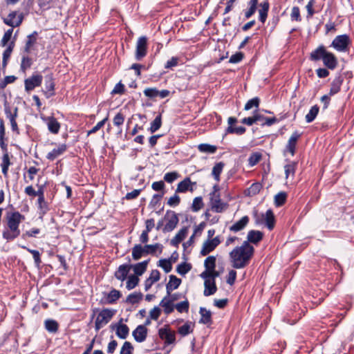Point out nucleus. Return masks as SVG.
<instances>
[{"instance_id": "1", "label": "nucleus", "mask_w": 354, "mask_h": 354, "mask_svg": "<svg viewBox=\"0 0 354 354\" xmlns=\"http://www.w3.org/2000/svg\"><path fill=\"white\" fill-rule=\"evenodd\" d=\"M5 218L6 224L2 232V237L8 242L12 241L20 236L19 225L25 219V216L15 211L7 212Z\"/></svg>"}, {"instance_id": "2", "label": "nucleus", "mask_w": 354, "mask_h": 354, "mask_svg": "<svg viewBox=\"0 0 354 354\" xmlns=\"http://www.w3.org/2000/svg\"><path fill=\"white\" fill-rule=\"evenodd\" d=\"M248 245L242 243L241 246L235 247L229 254L232 266L235 269L246 267L254 255V249H250Z\"/></svg>"}, {"instance_id": "3", "label": "nucleus", "mask_w": 354, "mask_h": 354, "mask_svg": "<svg viewBox=\"0 0 354 354\" xmlns=\"http://www.w3.org/2000/svg\"><path fill=\"white\" fill-rule=\"evenodd\" d=\"M312 62L322 61L324 65L329 70H335L338 65V59L333 53L327 50L326 48L321 44L312 50L309 56Z\"/></svg>"}, {"instance_id": "4", "label": "nucleus", "mask_w": 354, "mask_h": 354, "mask_svg": "<svg viewBox=\"0 0 354 354\" xmlns=\"http://www.w3.org/2000/svg\"><path fill=\"white\" fill-rule=\"evenodd\" d=\"M162 245L160 243H155L153 245L145 244L142 246L141 244H136L132 248V258L134 261L139 260L142 257L147 254H154L158 248H160L162 252Z\"/></svg>"}, {"instance_id": "5", "label": "nucleus", "mask_w": 354, "mask_h": 354, "mask_svg": "<svg viewBox=\"0 0 354 354\" xmlns=\"http://www.w3.org/2000/svg\"><path fill=\"white\" fill-rule=\"evenodd\" d=\"M115 310L109 308H103L99 312L95 322V329L98 331L105 325H106L115 315Z\"/></svg>"}, {"instance_id": "6", "label": "nucleus", "mask_w": 354, "mask_h": 354, "mask_svg": "<svg viewBox=\"0 0 354 354\" xmlns=\"http://www.w3.org/2000/svg\"><path fill=\"white\" fill-rule=\"evenodd\" d=\"M351 39L348 35H337L331 42L330 47H333L338 52H346L349 50Z\"/></svg>"}, {"instance_id": "7", "label": "nucleus", "mask_w": 354, "mask_h": 354, "mask_svg": "<svg viewBox=\"0 0 354 354\" xmlns=\"http://www.w3.org/2000/svg\"><path fill=\"white\" fill-rule=\"evenodd\" d=\"M148 38L146 36L140 37L136 42L135 59L141 61L147 55Z\"/></svg>"}, {"instance_id": "8", "label": "nucleus", "mask_w": 354, "mask_h": 354, "mask_svg": "<svg viewBox=\"0 0 354 354\" xmlns=\"http://www.w3.org/2000/svg\"><path fill=\"white\" fill-rule=\"evenodd\" d=\"M166 223L162 228L163 232H169L173 231L177 226L179 219L178 214L172 210H167L164 216Z\"/></svg>"}, {"instance_id": "9", "label": "nucleus", "mask_w": 354, "mask_h": 354, "mask_svg": "<svg viewBox=\"0 0 354 354\" xmlns=\"http://www.w3.org/2000/svg\"><path fill=\"white\" fill-rule=\"evenodd\" d=\"M263 222L268 230H272L274 227L275 218L271 209H268L265 214H261V218L257 215L255 216V223L257 225L262 224Z\"/></svg>"}, {"instance_id": "10", "label": "nucleus", "mask_w": 354, "mask_h": 354, "mask_svg": "<svg viewBox=\"0 0 354 354\" xmlns=\"http://www.w3.org/2000/svg\"><path fill=\"white\" fill-rule=\"evenodd\" d=\"M263 232L259 230H251L248 232L247 240L244 241L243 243H246V245H248L247 247L250 249H254L251 244L257 245L263 240Z\"/></svg>"}, {"instance_id": "11", "label": "nucleus", "mask_w": 354, "mask_h": 354, "mask_svg": "<svg viewBox=\"0 0 354 354\" xmlns=\"http://www.w3.org/2000/svg\"><path fill=\"white\" fill-rule=\"evenodd\" d=\"M4 111L6 117L9 119L12 131L16 133L17 135L19 134V129L16 121V119L18 115V108L15 107L14 109V111L12 112L11 109L9 105L5 104L4 106Z\"/></svg>"}, {"instance_id": "12", "label": "nucleus", "mask_w": 354, "mask_h": 354, "mask_svg": "<svg viewBox=\"0 0 354 354\" xmlns=\"http://www.w3.org/2000/svg\"><path fill=\"white\" fill-rule=\"evenodd\" d=\"M43 80V76L39 73H33L30 77L24 80L25 90L30 92L36 87L41 86Z\"/></svg>"}, {"instance_id": "13", "label": "nucleus", "mask_w": 354, "mask_h": 354, "mask_svg": "<svg viewBox=\"0 0 354 354\" xmlns=\"http://www.w3.org/2000/svg\"><path fill=\"white\" fill-rule=\"evenodd\" d=\"M158 335L161 339L165 341V344L167 345L171 344L176 341L175 332L171 330L168 325H165L158 330Z\"/></svg>"}, {"instance_id": "14", "label": "nucleus", "mask_w": 354, "mask_h": 354, "mask_svg": "<svg viewBox=\"0 0 354 354\" xmlns=\"http://www.w3.org/2000/svg\"><path fill=\"white\" fill-rule=\"evenodd\" d=\"M196 182H192L189 177L185 178L178 183L176 193H186L187 192H193L196 187Z\"/></svg>"}, {"instance_id": "15", "label": "nucleus", "mask_w": 354, "mask_h": 354, "mask_svg": "<svg viewBox=\"0 0 354 354\" xmlns=\"http://www.w3.org/2000/svg\"><path fill=\"white\" fill-rule=\"evenodd\" d=\"M45 88L42 91L46 98H50L55 95V82L53 74L45 77Z\"/></svg>"}, {"instance_id": "16", "label": "nucleus", "mask_w": 354, "mask_h": 354, "mask_svg": "<svg viewBox=\"0 0 354 354\" xmlns=\"http://www.w3.org/2000/svg\"><path fill=\"white\" fill-rule=\"evenodd\" d=\"M210 205L212 210L216 213H221L228 207V204L221 201L220 194L210 197Z\"/></svg>"}, {"instance_id": "17", "label": "nucleus", "mask_w": 354, "mask_h": 354, "mask_svg": "<svg viewBox=\"0 0 354 354\" xmlns=\"http://www.w3.org/2000/svg\"><path fill=\"white\" fill-rule=\"evenodd\" d=\"M17 15V11L10 12L7 17L3 18V23L12 27L11 28L19 26L23 21L24 17L22 14H20L17 16V19H16Z\"/></svg>"}, {"instance_id": "18", "label": "nucleus", "mask_w": 354, "mask_h": 354, "mask_svg": "<svg viewBox=\"0 0 354 354\" xmlns=\"http://www.w3.org/2000/svg\"><path fill=\"white\" fill-rule=\"evenodd\" d=\"M301 136V133H300L297 131H295L292 133L286 145L284 153L288 152L292 156L295 154L297 143L298 140L300 138Z\"/></svg>"}, {"instance_id": "19", "label": "nucleus", "mask_w": 354, "mask_h": 354, "mask_svg": "<svg viewBox=\"0 0 354 354\" xmlns=\"http://www.w3.org/2000/svg\"><path fill=\"white\" fill-rule=\"evenodd\" d=\"M48 127V130L53 134H57L60 130L61 124L57 120L53 117L50 116L44 119Z\"/></svg>"}, {"instance_id": "20", "label": "nucleus", "mask_w": 354, "mask_h": 354, "mask_svg": "<svg viewBox=\"0 0 354 354\" xmlns=\"http://www.w3.org/2000/svg\"><path fill=\"white\" fill-rule=\"evenodd\" d=\"M343 82H344V77L342 75L339 74V75L335 76V77L334 78V80H333V82L330 84V91L328 93L329 95L333 96V95H336L337 93H338L341 90V87L343 84Z\"/></svg>"}, {"instance_id": "21", "label": "nucleus", "mask_w": 354, "mask_h": 354, "mask_svg": "<svg viewBox=\"0 0 354 354\" xmlns=\"http://www.w3.org/2000/svg\"><path fill=\"white\" fill-rule=\"evenodd\" d=\"M131 269V264L124 263L120 265L118 270L115 272L114 276L117 279L123 281L127 279L128 273Z\"/></svg>"}, {"instance_id": "22", "label": "nucleus", "mask_w": 354, "mask_h": 354, "mask_svg": "<svg viewBox=\"0 0 354 354\" xmlns=\"http://www.w3.org/2000/svg\"><path fill=\"white\" fill-rule=\"evenodd\" d=\"M132 335L138 342H144L147 336V328L144 325H139L133 331Z\"/></svg>"}, {"instance_id": "23", "label": "nucleus", "mask_w": 354, "mask_h": 354, "mask_svg": "<svg viewBox=\"0 0 354 354\" xmlns=\"http://www.w3.org/2000/svg\"><path fill=\"white\" fill-rule=\"evenodd\" d=\"M250 218L248 216H243L239 221L235 222L230 227V230L233 232H238L243 230L249 223Z\"/></svg>"}, {"instance_id": "24", "label": "nucleus", "mask_w": 354, "mask_h": 354, "mask_svg": "<svg viewBox=\"0 0 354 354\" xmlns=\"http://www.w3.org/2000/svg\"><path fill=\"white\" fill-rule=\"evenodd\" d=\"M67 148L66 144H61L57 149H53L51 151L48 152L46 155V158L50 161H53L58 156L62 155L67 150Z\"/></svg>"}, {"instance_id": "25", "label": "nucleus", "mask_w": 354, "mask_h": 354, "mask_svg": "<svg viewBox=\"0 0 354 354\" xmlns=\"http://www.w3.org/2000/svg\"><path fill=\"white\" fill-rule=\"evenodd\" d=\"M181 281V279L175 275L171 274L169 276V281L166 285V291L168 296L170 295V293H171L174 290L177 289L180 286Z\"/></svg>"}, {"instance_id": "26", "label": "nucleus", "mask_w": 354, "mask_h": 354, "mask_svg": "<svg viewBox=\"0 0 354 354\" xmlns=\"http://www.w3.org/2000/svg\"><path fill=\"white\" fill-rule=\"evenodd\" d=\"M259 7L260 8L259 10V19L262 24H264L268 17L270 3L268 0H266L259 4Z\"/></svg>"}, {"instance_id": "27", "label": "nucleus", "mask_w": 354, "mask_h": 354, "mask_svg": "<svg viewBox=\"0 0 354 354\" xmlns=\"http://www.w3.org/2000/svg\"><path fill=\"white\" fill-rule=\"evenodd\" d=\"M205 290L203 295L205 297H209L214 295L217 291L216 281L214 280L206 279L204 281Z\"/></svg>"}, {"instance_id": "28", "label": "nucleus", "mask_w": 354, "mask_h": 354, "mask_svg": "<svg viewBox=\"0 0 354 354\" xmlns=\"http://www.w3.org/2000/svg\"><path fill=\"white\" fill-rule=\"evenodd\" d=\"M199 313L201 315L199 323L206 325H210L212 324V313L210 310H207L204 307H201Z\"/></svg>"}, {"instance_id": "29", "label": "nucleus", "mask_w": 354, "mask_h": 354, "mask_svg": "<svg viewBox=\"0 0 354 354\" xmlns=\"http://www.w3.org/2000/svg\"><path fill=\"white\" fill-rule=\"evenodd\" d=\"M149 262V259L131 265V268L134 272V275L138 277L143 274L147 270Z\"/></svg>"}, {"instance_id": "30", "label": "nucleus", "mask_w": 354, "mask_h": 354, "mask_svg": "<svg viewBox=\"0 0 354 354\" xmlns=\"http://www.w3.org/2000/svg\"><path fill=\"white\" fill-rule=\"evenodd\" d=\"M188 232V228L184 227L179 230L176 236L171 239V244L174 246H178L186 237Z\"/></svg>"}, {"instance_id": "31", "label": "nucleus", "mask_w": 354, "mask_h": 354, "mask_svg": "<svg viewBox=\"0 0 354 354\" xmlns=\"http://www.w3.org/2000/svg\"><path fill=\"white\" fill-rule=\"evenodd\" d=\"M263 118L264 115L259 114L258 113V111L256 110L254 113L253 116L244 118L243 119L241 120V123L247 124L248 126H252L257 122L263 120Z\"/></svg>"}, {"instance_id": "32", "label": "nucleus", "mask_w": 354, "mask_h": 354, "mask_svg": "<svg viewBox=\"0 0 354 354\" xmlns=\"http://www.w3.org/2000/svg\"><path fill=\"white\" fill-rule=\"evenodd\" d=\"M45 329L50 333H56L59 330V324L57 321L51 319L44 322Z\"/></svg>"}, {"instance_id": "33", "label": "nucleus", "mask_w": 354, "mask_h": 354, "mask_svg": "<svg viewBox=\"0 0 354 354\" xmlns=\"http://www.w3.org/2000/svg\"><path fill=\"white\" fill-rule=\"evenodd\" d=\"M37 32L34 31L32 34L27 36V41L26 42V45L24 47V52L26 53H29L30 52L31 47L36 43Z\"/></svg>"}, {"instance_id": "34", "label": "nucleus", "mask_w": 354, "mask_h": 354, "mask_svg": "<svg viewBox=\"0 0 354 354\" xmlns=\"http://www.w3.org/2000/svg\"><path fill=\"white\" fill-rule=\"evenodd\" d=\"M20 247L22 249L27 250L32 255L35 266L39 268L41 263L40 252L38 250L30 249L25 245H20Z\"/></svg>"}, {"instance_id": "35", "label": "nucleus", "mask_w": 354, "mask_h": 354, "mask_svg": "<svg viewBox=\"0 0 354 354\" xmlns=\"http://www.w3.org/2000/svg\"><path fill=\"white\" fill-rule=\"evenodd\" d=\"M168 297L169 296L167 294L160 303V306L164 308V312L167 315L171 313L174 310V305L171 302V301L167 299Z\"/></svg>"}, {"instance_id": "36", "label": "nucleus", "mask_w": 354, "mask_h": 354, "mask_svg": "<svg viewBox=\"0 0 354 354\" xmlns=\"http://www.w3.org/2000/svg\"><path fill=\"white\" fill-rule=\"evenodd\" d=\"M225 163L223 162H216L212 168V175L213 176L215 180L217 182L220 181V175L223 171Z\"/></svg>"}, {"instance_id": "37", "label": "nucleus", "mask_w": 354, "mask_h": 354, "mask_svg": "<svg viewBox=\"0 0 354 354\" xmlns=\"http://www.w3.org/2000/svg\"><path fill=\"white\" fill-rule=\"evenodd\" d=\"M297 167V162L295 161H289V162L284 166L286 178H288L290 176L292 177L295 176Z\"/></svg>"}, {"instance_id": "38", "label": "nucleus", "mask_w": 354, "mask_h": 354, "mask_svg": "<svg viewBox=\"0 0 354 354\" xmlns=\"http://www.w3.org/2000/svg\"><path fill=\"white\" fill-rule=\"evenodd\" d=\"M216 247L212 243L211 239H207L203 244L201 250V254L202 256H206L208 254H209L211 252L214 250Z\"/></svg>"}, {"instance_id": "39", "label": "nucleus", "mask_w": 354, "mask_h": 354, "mask_svg": "<svg viewBox=\"0 0 354 354\" xmlns=\"http://www.w3.org/2000/svg\"><path fill=\"white\" fill-rule=\"evenodd\" d=\"M121 296L122 294L119 290L116 289H112L106 296V303L109 304H114L121 297Z\"/></svg>"}, {"instance_id": "40", "label": "nucleus", "mask_w": 354, "mask_h": 354, "mask_svg": "<svg viewBox=\"0 0 354 354\" xmlns=\"http://www.w3.org/2000/svg\"><path fill=\"white\" fill-rule=\"evenodd\" d=\"M319 111V107L318 105L315 104L313 106L309 112L306 115L305 119L306 122L310 123L316 118L317 115H318Z\"/></svg>"}, {"instance_id": "41", "label": "nucleus", "mask_w": 354, "mask_h": 354, "mask_svg": "<svg viewBox=\"0 0 354 354\" xmlns=\"http://www.w3.org/2000/svg\"><path fill=\"white\" fill-rule=\"evenodd\" d=\"M143 297V295L141 292H134L127 296L126 298V302L131 304H136L139 303Z\"/></svg>"}, {"instance_id": "42", "label": "nucleus", "mask_w": 354, "mask_h": 354, "mask_svg": "<svg viewBox=\"0 0 354 354\" xmlns=\"http://www.w3.org/2000/svg\"><path fill=\"white\" fill-rule=\"evenodd\" d=\"M162 125V115L161 113H159L155 119L151 123V126L149 128V131L153 133L157 131Z\"/></svg>"}, {"instance_id": "43", "label": "nucleus", "mask_w": 354, "mask_h": 354, "mask_svg": "<svg viewBox=\"0 0 354 354\" xmlns=\"http://www.w3.org/2000/svg\"><path fill=\"white\" fill-rule=\"evenodd\" d=\"M198 149L202 153H214L217 150V147L215 145L203 143L198 146Z\"/></svg>"}, {"instance_id": "44", "label": "nucleus", "mask_w": 354, "mask_h": 354, "mask_svg": "<svg viewBox=\"0 0 354 354\" xmlns=\"http://www.w3.org/2000/svg\"><path fill=\"white\" fill-rule=\"evenodd\" d=\"M129 333V328L126 324H119L117 327L116 335L120 339H126Z\"/></svg>"}, {"instance_id": "45", "label": "nucleus", "mask_w": 354, "mask_h": 354, "mask_svg": "<svg viewBox=\"0 0 354 354\" xmlns=\"http://www.w3.org/2000/svg\"><path fill=\"white\" fill-rule=\"evenodd\" d=\"M38 209L39 210V214L44 216L49 210L47 202L45 201L44 197H39L37 200Z\"/></svg>"}, {"instance_id": "46", "label": "nucleus", "mask_w": 354, "mask_h": 354, "mask_svg": "<svg viewBox=\"0 0 354 354\" xmlns=\"http://www.w3.org/2000/svg\"><path fill=\"white\" fill-rule=\"evenodd\" d=\"M262 189V185L259 183H254L247 189V195L250 196H255L259 193Z\"/></svg>"}, {"instance_id": "47", "label": "nucleus", "mask_w": 354, "mask_h": 354, "mask_svg": "<svg viewBox=\"0 0 354 354\" xmlns=\"http://www.w3.org/2000/svg\"><path fill=\"white\" fill-rule=\"evenodd\" d=\"M216 259L214 256H209L204 261V266L206 270L209 271H214L216 268Z\"/></svg>"}, {"instance_id": "48", "label": "nucleus", "mask_w": 354, "mask_h": 354, "mask_svg": "<svg viewBox=\"0 0 354 354\" xmlns=\"http://www.w3.org/2000/svg\"><path fill=\"white\" fill-rule=\"evenodd\" d=\"M287 199V194L284 192L278 193L274 196V205L276 207H281L285 204Z\"/></svg>"}, {"instance_id": "49", "label": "nucleus", "mask_w": 354, "mask_h": 354, "mask_svg": "<svg viewBox=\"0 0 354 354\" xmlns=\"http://www.w3.org/2000/svg\"><path fill=\"white\" fill-rule=\"evenodd\" d=\"M139 281H140V279H139L138 277H137L134 274H131V275L129 276V277L127 279V281L126 288L129 290L133 289L134 288H136L138 286Z\"/></svg>"}, {"instance_id": "50", "label": "nucleus", "mask_w": 354, "mask_h": 354, "mask_svg": "<svg viewBox=\"0 0 354 354\" xmlns=\"http://www.w3.org/2000/svg\"><path fill=\"white\" fill-rule=\"evenodd\" d=\"M261 158L262 154L260 152L252 153L248 158V165L250 167H254L261 160Z\"/></svg>"}, {"instance_id": "51", "label": "nucleus", "mask_w": 354, "mask_h": 354, "mask_svg": "<svg viewBox=\"0 0 354 354\" xmlns=\"http://www.w3.org/2000/svg\"><path fill=\"white\" fill-rule=\"evenodd\" d=\"M158 266L162 268L166 273L171 272L172 269V264L170 259H162L159 260Z\"/></svg>"}, {"instance_id": "52", "label": "nucleus", "mask_w": 354, "mask_h": 354, "mask_svg": "<svg viewBox=\"0 0 354 354\" xmlns=\"http://www.w3.org/2000/svg\"><path fill=\"white\" fill-rule=\"evenodd\" d=\"M32 64V59L28 56H23L21 58L20 70L25 73L28 69H29Z\"/></svg>"}, {"instance_id": "53", "label": "nucleus", "mask_w": 354, "mask_h": 354, "mask_svg": "<svg viewBox=\"0 0 354 354\" xmlns=\"http://www.w3.org/2000/svg\"><path fill=\"white\" fill-rule=\"evenodd\" d=\"M203 206L204 203L203 201V198L201 196H198L194 198L191 208L192 212H196L201 209Z\"/></svg>"}, {"instance_id": "54", "label": "nucleus", "mask_w": 354, "mask_h": 354, "mask_svg": "<svg viewBox=\"0 0 354 354\" xmlns=\"http://www.w3.org/2000/svg\"><path fill=\"white\" fill-rule=\"evenodd\" d=\"M192 269V265L186 262H183L178 265L176 271L180 275H185Z\"/></svg>"}, {"instance_id": "55", "label": "nucleus", "mask_w": 354, "mask_h": 354, "mask_svg": "<svg viewBox=\"0 0 354 354\" xmlns=\"http://www.w3.org/2000/svg\"><path fill=\"white\" fill-rule=\"evenodd\" d=\"M260 99L258 97H253L247 102V103L245 104L244 109L248 111L253 107H255L257 109H258Z\"/></svg>"}, {"instance_id": "56", "label": "nucleus", "mask_w": 354, "mask_h": 354, "mask_svg": "<svg viewBox=\"0 0 354 354\" xmlns=\"http://www.w3.org/2000/svg\"><path fill=\"white\" fill-rule=\"evenodd\" d=\"M246 131V129L244 127H234L229 126L226 130L225 133H235L237 135H243L245 133Z\"/></svg>"}, {"instance_id": "57", "label": "nucleus", "mask_w": 354, "mask_h": 354, "mask_svg": "<svg viewBox=\"0 0 354 354\" xmlns=\"http://www.w3.org/2000/svg\"><path fill=\"white\" fill-rule=\"evenodd\" d=\"M40 233V229L39 228H31L29 230L26 231L22 234V238L26 239L27 237H37V235Z\"/></svg>"}, {"instance_id": "58", "label": "nucleus", "mask_w": 354, "mask_h": 354, "mask_svg": "<svg viewBox=\"0 0 354 354\" xmlns=\"http://www.w3.org/2000/svg\"><path fill=\"white\" fill-rule=\"evenodd\" d=\"M15 47V41H11L3 53V59L9 60Z\"/></svg>"}, {"instance_id": "59", "label": "nucleus", "mask_w": 354, "mask_h": 354, "mask_svg": "<svg viewBox=\"0 0 354 354\" xmlns=\"http://www.w3.org/2000/svg\"><path fill=\"white\" fill-rule=\"evenodd\" d=\"M189 307V301L187 300H185V301H181L180 303H178L175 306V308H176L178 312H179V313H183V312L187 313V312H188Z\"/></svg>"}, {"instance_id": "60", "label": "nucleus", "mask_w": 354, "mask_h": 354, "mask_svg": "<svg viewBox=\"0 0 354 354\" xmlns=\"http://www.w3.org/2000/svg\"><path fill=\"white\" fill-rule=\"evenodd\" d=\"M164 194L165 192H162L160 194H154L149 203V205L151 206L152 207H155L158 204L160 203Z\"/></svg>"}, {"instance_id": "61", "label": "nucleus", "mask_w": 354, "mask_h": 354, "mask_svg": "<svg viewBox=\"0 0 354 354\" xmlns=\"http://www.w3.org/2000/svg\"><path fill=\"white\" fill-rule=\"evenodd\" d=\"M12 32L13 28H10L4 33L3 38L1 40V45L2 46H6L8 44V41L11 39Z\"/></svg>"}, {"instance_id": "62", "label": "nucleus", "mask_w": 354, "mask_h": 354, "mask_svg": "<svg viewBox=\"0 0 354 354\" xmlns=\"http://www.w3.org/2000/svg\"><path fill=\"white\" fill-rule=\"evenodd\" d=\"M133 347L131 342H125L122 346L120 354H132Z\"/></svg>"}, {"instance_id": "63", "label": "nucleus", "mask_w": 354, "mask_h": 354, "mask_svg": "<svg viewBox=\"0 0 354 354\" xmlns=\"http://www.w3.org/2000/svg\"><path fill=\"white\" fill-rule=\"evenodd\" d=\"M179 176V174L176 171L168 172L166 173L164 176V180L169 183H173L175 180H176Z\"/></svg>"}, {"instance_id": "64", "label": "nucleus", "mask_w": 354, "mask_h": 354, "mask_svg": "<svg viewBox=\"0 0 354 354\" xmlns=\"http://www.w3.org/2000/svg\"><path fill=\"white\" fill-rule=\"evenodd\" d=\"M180 203V198L177 194V193L175 192L174 195L170 197L167 201V205L171 207H176L178 206Z\"/></svg>"}]
</instances>
